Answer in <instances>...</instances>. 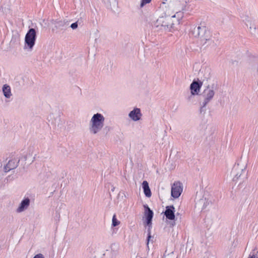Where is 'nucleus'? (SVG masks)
<instances>
[{"mask_svg":"<svg viewBox=\"0 0 258 258\" xmlns=\"http://www.w3.org/2000/svg\"><path fill=\"white\" fill-rule=\"evenodd\" d=\"M180 18H178L175 14L169 12L168 10H165L164 16L160 17L154 22L153 25L159 30L171 32L174 25L179 22Z\"/></svg>","mask_w":258,"mask_h":258,"instance_id":"f257e3e1","label":"nucleus"},{"mask_svg":"<svg viewBox=\"0 0 258 258\" xmlns=\"http://www.w3.org/2000/svg\"><path fill=\"white\" fill-rule=\"evenodd\" d=\"M247 164L245 162L240 161L234 165L232 169L233 175V183L237 188L240 189L245 184L246 179V168Z\"/></svg>","mask_w":258,"mask_h":258,"instance_id":"f03ea898","label":"nucleus"},{"mask_svg":"<svg viewBox=\"0 0 258 258\" xmlns=\"http://www.w3.org/2000/svg\"><path fill=\"white\" fill-rule=\"evenodd\" d=\"M187 0H165L163 4L166 10H168L169 12L180 19L182 17L181 11L184 9Z\"/></svg>","mask_w":258,"mask_h":258,"instance_id":"7ed1b4c3","label":"nucleus"},{"mask_svg":"<svg viewBox=\"0 0 258 258\" xmlns=\"http://www.w3.org/2000/svg\"><path fill=\"white\" fill-rule=\"evenodd\" d=\"M105 117L100 113H96L91 117L89 123V131L91 134L96 135L100 132L104 126Z\"/></svg>","mask_w":258,"mask_h":258,"instance_id":"20e7f679","label":"nucleus"},{"mask_svg":"<svg viewBox=\"0 0 258 258\" xmlns=\"http://www.w3.org/2000/svg\"><path fill=\"white\" fill-rule=\"evenodd\" d=\"M217 90V85L214 83L208 85L206 87L203 92V96L204 98L202 105L203 107H205L212 100Z\"/></svg>","mask_w":258,"mask_h":258,"instance_id":"39448f33","label":"nucleus"},{"mask_svg":"<svg viewBox=\"0 0 258 258\" xmlns=\"http://www.w3.org/2000/svg\"><path fill=\"white\" fill-rule=\"evenodd\" d=\"M36 39V32L34 28H30L26 34L25 44L30 50H32L35 45Z\"/></svg>","mask_w":258,"mask_h":258,"instance_id":"423d86ee","label":"nucleus"},{"mask_svg":"<svg viewBox=\"0 0 258 258\" xmlns=\"http://www.w3.org/2000/svg\"><path fill=\"white\" fill-rule=\"evenodd\" d=\"M209 32L205 26H198L194 28L192 34L195 37L199 38L202 41L206 35L209 34Z\"/></svg>","mask_w":258,"mask_h":258,"instance_id":"0eeeda50","label":"nucleus"},{"mask_svg":"<svg viewBox=\"0 0 258 258\" xmlns=\"http://www.w3.org/2000/svg\"><path fill=\"white\" fill-rule=\"evenodd\" d=\"M203 43V46L206 47H211V48H214L219 44V40L215 37L212 36L209 34L206 35V37L203 38V39L201 41Z\"/></svg>","mask_w":258,"mask_h":258,"instance_id":"6e6552de","label":"nucleus"},{"mask_svg":"<svg viewBox=\"0 0 258 258\" xmlns=\"http://www.w3.org/2000/svg\"><path fill=\"white\" fill-rule=\"evenodd\" d=\"M183 187L182 183L179 181L175 182L171 187V196L175 198H178L182 192Z\"/></svg>","mask_w":258,"mask_h":258,"instance_id":"1a4fd4ad","label":"nucleus"},{"mask_svg":"<svg viewBox=\"0 0 258 258\" xmlns=\"http://www.w3.org/2000/svg\"><path fill=\"white\" fill-rule=\"evenodd\" d=\"M212 70L209 67L203 68L200 71L199 75L203 81H207L211 77Z\"/></svg>","mask_w":258,"mask_h":258,"instance_id":"9d476101","label":"nucleus"},{"mask_svg":"<svg viewBox=\"0 0 258 258\" xmlns=\"http://www.w3.org/2000/svg\"><path fill=\"white\" fill-rule=\"evenodd\" d=\"M19 160L18 158H14L8 161V163L4 167V171L8 172L10 170L15 169L18 165Z\"/></svg>","mask_w":258,"mask_h":258,"instance_id":"9b49d317","label":"nucleus"},{"mask_svg":"<svg viewBox=\"0 0 258 258\" xmlns=\"http://www.w3.org/2000/svg\"><path fill=\"white\" fill-rule=\"evenodd\" d=\"M142 114L139 108H135L128 114L129 117L134 121H137L141 119Z\"/></svg>","mask_w":258,"mask_h":258,"instance_id":"f8f14e48","label":"nucleus"},{"mask_svg":"<svg viewBox=\"0 0 258 258\" xmlns=\"http://www.w3.org/2000/svg\"><path fill=\"white\" fill-rule=\"evenodd\" d=\"M30 204V200L28 198L24 199L20 204L19 206L17 209L16 211L18 213H21L27 210Z\"/></svg>","mask_w":258,"mask_h":258,"instance_id":"ddd939ff","label":"nucleus"},{"mask_svg":"<svg viewBox=\"0 0 258 258\" xmlns=\"http://www.w3.org/2000/svg\"><path fill=\"white\" fill-rule=\"evenodd\" d=\"M145 215L146 218L147 224L150 227L152 224V220L153 217V211L148 207V206H145Z\"/></svg>","mask_w":258,"mask_h":258,"instance_id":"4468645a","label":"nucleus"},{"mask_svg":"<svg viewBox=\"0 0 258 258\" xmlns=\"http://www.w3.org/2000/svg\"><path fill=\"white\" fill-rule=\"evenodd\" d=\"M174 209L173 206L166 207V210L164 212V215L169 220H172L174 219Z\"/></svg>","mask_w":258,"mask_h":258,"instance_id":"2eb2a0df","label":"nucleus"},{"mask_svg":"<svg viewBox=\"0 0 258 258\" xmlns=\"http://www.w3.org/2000/svg\"><path fill=\"white\" fill-rule=\"evenodd\" d=\"M201 87V85L198 82L194 81L190 86L191 93L195 95L198 94Z\"/></svg>","mask_w":258,"mask_h":258,"instance_id":"dca6fc26","label":"nucleus"},{"mask_svg":"<svg viewBox=\"0 0 258 258\" xmlns=\"http://www.w3.org/2000/svg\"><path fill=\"white\" fill-rule=\"evenodd\" d=\"M68 25V22L66 20H59L55 22V27L61 30L67 29Z\"/></svg>","mask_w":258,"mask_h":258,"instance_id":"f3484780","label":"nucleus"},{"mask_svg":"<svg viewBox=\"0 0 258 258\" xmlns=\"http://www.w3.org/2000/svg\"><path fill=\"white\" fill-rule=\"evenodd\" d=\"M2 91L4 96L8 99H10L12 96L11 89L9 85L5 84L2 88Z\"/></svg>","mask_w":258,"mask_h":258,"instance_id":"a211bd4d","label":"nucleus"},{"mask_svg":"<svg viewBox=\"0 0 258 258\" xmlns=\"http://www.w3.org/2000/svg\"><path fill=\"white\" fill-rule=\"evenodd\" d=\"M142 187L145 196L148 198H150L152 194L148 182L147 181H144L142 183Z\"/></svg>","mask_w":258,"mask_h":258,"instance_id":"6ab92c4d","label":"nucleus"},{"mask_svg":"<svg viewBox=\"0 0 258 258\" xmlns=\"http://www.w3.org/2000/svg\"><path fill=\"white\" fill-rule=\"evenodd\" d=\"M242 21L245 23L247 27H249L250 25H252L253 22L252 19L247 16L242 17Z\"/></svg>","mask_w":258,"mask_h":258,"instance_id":"aec40b11","label":"nucleus"},{"mask_svg":"<svg viewBox=\"0 0 258 258\" xmlns=\"http://www.w3.org/2000/svg\"><path fill=\"white\" fill-rule=\"evenodd\" d=\"M242 21L245 23L247 27H249L250 25H252L253 22L252 19L247 16L242 17Z\"/></svg>","mask_w":258,"mask_h":258,"instance_id":"412c9836","label":"nucleus"},{"mask_svg":"<svg viewBox=\"0 0 258 258\" xmlns=\"http://www.w3.org/2000/svg\"><path fill=\"white\" fill-rule=\"evenodd\" d=\"M249 30L250 33L252 35H254L256 33L257 30L256 26L254 23H253L252 25H250L249 27Z\"/></svg>","mask_w":258,"mask_h":258,"instance_id":"4be33fe9","label":"nucleus"},{"mask_svg":"<svg viewBox=\"0 0 258 258\" xmlns=\"http://www.w3.org/2000/svg\"><path fill=\"white\" fill-rule=\"evenodd\" d=\"M164 258H177V257L173 252L167 254V251H166L164 254Z\"/></svg>","mask_w":258,"mask_h":258,"instance_id":"5701e85b","label":"nucleus"},{"mask_svg":"<svg viewBox=\"0 0 258 258\" xmlns=\"http://www.w3.org/2000/svg\"><path fill=\"white\" fill-rule=\"evenodd\" d=\"M119 222L116 219L115 215H114L112 218V226L115 227L118 225Z\"/></svg>","mask_w":258,"mask_h":258,"instance_id":"b1692460","label":"nucleus"},{"mask_svg":"<svg viewBox=\"0 0 258 258\" xmlns=\"http://www.w3.org/2000/svg\"><path fill=\"white\" fill-rule=\"evenodd\" d=\"M153 237H152L151 236V230L150 229V228L148 229V237H147V245H148L149 244V242L150 240H153Z\"/></svg>","mask_w":258,"mask_h":258,"instance_id":"393cba45","label":"nucleus"},{"mask_svg":"<svg viewBox=\"0 0 258 258\" xmlns=\"http://www.w3.org/2000/svg\"><path fill=\"white\" fill-rule=\"evenodd\" d=\"M205 200L204 199H200L198 201V202L196 203V205L197 207H199L200 205L205 203Z\"/></svg>","mask_w":258,"mask_h":258,"instance_id":"a878e982","label":"nucleus"},{"mask_svg":"<svg viewBox=\"0 0 258 258\" xmlns=\"http://www.w3.org/2000/svg\"><path fill=\"white\" fill-rule=\"evenodd\" d=\"M78 26V25L77 22H75V23H74L71 24V27L73 29H75L77 28Z\"/></svg>","mask_w":258,"mask_h":258,"instance_id":"bb28decb","label":"nucleus"},{"mask_svg":"<svg viewBox=\"0 0 258 258\" xmlns=\"http://www.w3.org/2000/svg\"><path fill=\"white\" fill-rule=\"evenodd\" d=\"M151 1V0H142V3H141V6L143 7L145 4H148Z\"/></svg>","mask_w":258,"mask_h":258,"instance_id":"cd10ccee","label":"nucleus"},{"mask_svg":"<svg viewBox=\"0 0 258 258\" xmlns=\"http://www.w3.org/2000/svg\"><path fill=\"white\" fill-rule=\"evenodd\" d=\"M33 258H44V257L42 254L39 253L35 255Z\"/></svg>","mask_w":258,"mask_h":258,"instance_id":"c85d7f7f","label":"nucleus"},{"mask_svg":"<svg viewBox=\"0 0 258 258\" xmlns=\"http://www.w3.org/2000/svg\"><path fill=\"white\" fill-rule=\"evenodd\" d=\"M248 258H258V256H257L254 253H252V254L250 253L248 256Z\"/></svg>","mask_w":258,"mask_h":258,"instance_id":"c756f323","label":"nucleus"},{"mask_svg":"<svg viewBox=\"0 0 258 258\" xmlns=\"http://www.w3.org/2000/svg\"><path fill=\"white\" fill-rule=\"evenodd\" d=\"M53 114H51V115H50V117H51V116H52Z\"/></svg>","mask_w":258,"mask_h":258,"instance_id":"7c9ffc66","label":"nucleus"}]
</instances>
